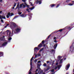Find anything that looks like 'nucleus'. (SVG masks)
I'll return each mask as SVG.
<instances>
[{"label": "nucleus", "mask_w": 74, "mask_h": 74, "mask_svg": "<svg viewBox=\"0 0 74 74\" xmlns=\"http://www.w3.org/2000/svg\"><path fill=\"white\" fill-rule=\"evenodd\" d=\"M67 29H68V30H70L71 29V27H69L67 28Z\"/></svg>", "instance_id": "obj_32"}, {"label": "nucleus", "mask_w": 74, "mask_h": 74, "mask_svg": "<svg viewBox=\"0 0 74 74\" xmlns=\"http://www.w3.org/2000/svg\"><path fill=\"white\" fill-rule=\"evenodd\" d=\"M32 74V72L30 71L29 72V74Z\"/></svg>", "instance_id": "obj_58"}, {"label": "nucleus", "mask_w": 74, "mask_h": 74, "mask_svg": "<svg viewBox=\"0 0 74 74\" xmlns=\"http://www.w3.org/2000/svg\"><path fill=\"white\" fill-rule=\"evenodd\" d=\"M14 13H11V14L10 15V16H12V15H14Z\"/></svg>", "instance_id": "obj_26"}, {"label": "nucleus", "mask_w": 74, "mask_h": 74, "mask_svg": "<svg viewBox=\"0 0 74 74\" xmlns=\"http://www.w3.org/2000/svg\"><path fill=\"white\" fill-rule=\"evenodd\" d=\"M17 17H18V16H15L14 17V18H13V19H15V18H17Z\"/></svg>", "instance_id": "obj_45"}, {"label": "nucleus", "mask_w": 74, "mask_h": 74, "mask_svg": "<svg viewBox=\"0 0 74 74\" xmlns=\"http://www.w3.org/2000/svg\"><path fill=\"white\" fill-rule=\"evenodd\" d=\"M20 16H21V17H23H23H25V15L23 14H22L20 15Z\"/></svg>", "instance_id": "obj_21"}, {"label": "nucleus", "mask_w": 74, "mask_h": 74, "mask_svg": "<svg viewBox=\"0 0 74 74\" xmlns=\"http://www.w3.org/2000/svg\"><path fill=\"white\" fill-rule=\"evenodd\" d=\"M32 16H30V17H29V20H31V19H32Z\"/></svg>", "instance_id": "obj_30"}, {"label": "nucleus", "mask_w": 74, "mask_h": 74, "mask_svg": "<svg viewBox=\"0 0 74 74\" xmlns=\"http://www.w3.org/2000/svg\"><path fill=\"white\" fill-rule=\"evenodd\" d=\"M12 39V38L11 37H9V38L8 40L9 41H10Z\"/></svg>", "instance_id": "obj_28"}, {"label": "nucleus", "mask_w": 74, "mask_h": 74, "mask_svg": "<svg viewBox=\"0 0 74 74\" xmlns=\"http://www.w3.org/2000/svg\"><path fill=\"white\" fill-rule=\"evenodd\" d=\"M28 15H29V16H30V15H32V13H30L28 14Z\"/></svg>", "instance_id": "obj_35"}, {"label": "nucleus", "mask_w": 74, "mask_h": 74, "mask_svg": "<svg viewBox=\"0 0 74 74\" xmlns=\"http://www.w3.org/2000/svg\"><path fill=\"white\" fill-rule=\"evenodd\" d=\"M56 38L55 37H54L53 38V40H56Z\"/></svg>", "instance_id": "obj_49"}, {"label": "nucleus", "mask_w": 74, "mask_h": 74, "mask_svg": "<svg viewBox=\"0 0 74 74\" xmlns=\"http://www.w3.org/2000/svg\"><path fill=\"white\" fill-rule=\"evenodd\" d=\"M38 63H41V61H38Z\"/></svg>", "instance_id": "obj_56"}, {"label": "nucleus", "mask_w": 74, "mask_h": 74, "mask_svg": "<svg viewBox=\"0 0 74 74\" xmlns=\"http://www.w3.org/2000/svg\"><path fill=\"white\" fill-rule=\"evenodd\" d=\"M38 56H41V54H40V53H38V55H37Z\"/></svg>", "instance_id": "obj_51"}, {"label": "nucleus", "mask_w": 74, "mask_h": 74, "mask_svg": "<svg viewBox=\"0 0 74 74\" xmlns=\"http://www.w3.org/2000/svg\"><path fill=\"white\" fill-rule=\"evenodd\" d=\"M17 8H18V9H19V4L18 3L16 7Z\"/></svg>", "instance_id": "obj_18"}, {"label": "nucleus", "mask_w": 74, "mask_h": 74, "mask_svg": "<svg viewBox=\"0 0 74 74\" xmlns=\"http://www.w3.org/2000/svg\"><path fill=\"white\" fill-rule=\"evenodd\" d=\"M57 46H58V44L57 43H56L55 45L54 46V49H55L56 48V47H57Z\"/></svg>", "instance_id": "obj_13"}, {"label": "nucleus", "mask_w": 74, "mask_h": 74, "mask_svg": "<svg viewBox=\"0 0 74 74\" xmlns=\"http://www.w3.org/2000/svg\"><path fill=\"white\" fill-rule=\"evenodd\" d=\"M39 4H41V1H39Z\"/></svg>", "instance_id": "obj_37"}, {"label": "nucleus", "mask_w": 74, "mask_h": 74, "mask_svg": "<svg viewBox=\"0 0 74 74\" xmlns=\"http://www.w3.org/2000/svg\"><path fill=\"white\" fill-rule=\"evenodd\" d=\"M18 14L19 15H21V14H22V12H18Z\"/></svg>", "instance_id": "obj_38"}, {"label": "nucleus", "mask_w": 74, "mask_h": 74, "mask_svg": "<svg viewBox=\"0 0 74 74\" xmlns=\"http://www.w3.org/2000/svg\"><path fill=\"white\" fill-rule=\"evenodd\" d=\"M73 47V46H70V51H71V48H72Z\"/></svg>", "instance_id": "obj_46"}, {"label": "nucleus", "mask_w": 74, "mask_h": 74, "mask_svg": "<svg viewBox=\"0 0 74 74\" xmlns=\"http://www.w3.org/2000/svg\"><path fill=\"white\" fill-rule=\"evenodd\" d=\"M3 18V19H6V18H5V16L0 15V19H2Z\"/></svg>", "instance_id": "obj_6"}, {"label": "nucleus", "mask_w": 74, "mask_h": 74, "mask_svg": "<svg viewBox=\"0 0 74 74\" xmlns=\"http://www.w3.org/2000/svg\"><path fill=\"white\" fill-rule=\"evenodd\" d=\"M11 24H12V25H13L14 27H18V25H16V24L13 22H11Z\"/></svg>", "instance_id": "obj_1"}, {"label": "nucleus", "mask_w": 74, "mask_h": 74, "mask_svg": "<svg viewBox=\"0 0 74 74\" xmlns=\"http://www.w3.org/2000/svg\"><path fill=\"white\" fill-rule=\"evenodd\" d=\"M44 42H45V41L44 40H42L41 43H42V44H44Z\"/></svg>", "instance_id": "obj_23"}, {"label": "nucleus", "mask_w": 74, "mask_h": 74, "mask_svg": "<svg viewBox=\"0 0 74 74\" xmlns=\"http://www.w3.org/2000/svg\"><path fill=\"white\" fill-rule=\"evenodd\" d=\"M37 56V54H36L35 56V58H36Z\"/></svg>", "instance_id": "obj_59"}, {"label": "nucleus", "mask_w": 74, "mask_h": 74, "mask_svg": "<svg viewBox=\"0 0 74 74\" xmlns=\"http://www.w3.org/2000/svg\"><path fill=\"white\" fill-rule=\"evenodd\" d=\"M38 73L39 74H41L42 73V74H45V73L43 72V71L42 70H41L40 71H38Z\"/></svg>", "instance_id": "obj_2"}, {"label": "nucleus", "mask_w": 74, "mask_h": 74, "mask_svg": "<svg viewBox=\"0 0 74 74\" xmlns=\"http://www.w3.org/2000/svg\"><path fill=\"white\" fill-rule=\"evenodd\" d=\"M70 64H68L66 65V68L67 69L66 70H69V67H70Z\"/></svg>", "instance_id": "obj_9"}, {"label": "nucleus", "mask_w": 74, "mask_h": 74, "mask_svg": "<svg viewBox=\"0 0 74 74\" xmlns=\"http://www.w3.org/2000/svg\"><path fill=\"white\" fill-rule=\"evenodd\" d=\"M43 66H45H45H47V64H46V63H45L43 64Z\"/></svg>", "instance_id": "obj_39"}, {"label": "nucleus", "mask_w": 74, "mask_h": 74, "mask_svg": "<svg viewBox=\"0 0 74 74\" xmlns=\"http://www.w3.org/2000/svg\"><path fill=\"white\" fill-rule=\"evenodd\" d=\"M33 58H34V57H33V56L30 60V62H32V60L33 59Z\"/></svg>", "instance_id": "obj_31"}, {"label": "nucleus", "mask_w": 74, "mask_h": 74, "mask_svg": "<svg viewBox=\"0 0 74 74\" xmlns=\"http://www.w3.org/2000/svg\"><path fill=\"white\" fill-rule=\"evenodd\" d=\"M59 30H58L57 31H56V33H58L59 32Z\"/></svg>", "instance_id": "obj_57"}, {"label": "nucleus", "mask_w": 74, "mask_h": 74, "mask_svg": "<svg viewBox=\"0 0 74 74\" xmlns=\"http://www.w3.org/2000/svg\"><path fill=\"white\" fill-rule=\"evenodd\" d=\"M39 49H39L37 47H35L34 49V52H36V50H39Z\"/></svg>", "instance_id": "obj_10"}, {"label": "nucleus", "mask_w": 74, "mask_h": 74, "mask_svg": "<svg viewBox=\"0 0 74 74\" xmlns=\"http://www.w3.org/2000/svg\"><path fill=\"white\" fill-rule=\"evenodd\" d=\"M34 6H33L31 8H29V10H33V9H34Z\"/></svg>", "instance_id": "obj_19"}, {"label": "nucleus", "mask_w": 74, "mask_h": 74, "mask_svg": "<svg viewBox=\"0 0 74 74\" xmlns=\"http://www.w3.org/2000/svg\"><path fill=\"white\" fill-rule=\"evenodd\" d=\"M14 7H15L16 6V3H14V4L13 5Z\"/></svg>", "instance_id": "obj_47"}, {"label": "nucleus", "mask_w": 74, "mask_h": 74, "mask_svg": "<svg viewBox=\"0 0 74 74\" xmlns=\"http://www.w3.org/2000/svg\"><path fill=\"white\" fill-rule=\"evenodd\" d=\"M59 32H62V31H63V29H60L59 30H58Z\"/></svg>", "instance_id": "obj_24"}, {"label": "nucleus", "mask_w": 74, "mask_h": 74, "mask_svg": "<svg viewBox=\"0 0 74 74\" xmlns=\"http://www.w3.org/2000/svg\"><path fill=\"white\" fill-rule=\"evenodd\" d=\"M15 30L16 32H19V31H21V28L20 27H18Z\"/></svg>", "instance_id": "obj_4"}, {"label": "nucleus", "mask_w": 74, "mask_h": 74, "mask_svg": "<svg viewBox=\"0 0 74 74\" xmlns=\"http://www.w3.org/2000/svg\"><path fill=\"white\" fill-rule=\"evenodd\" d=\"M23 5V3H22V4H20V5L19 8H22V5Z\"/></svg>", "instance_id": "obj_17"}, {"label": "nucleus", "mask_w": 74, "mask_h": 74, "mask_svg": "<svg viewBox=\"0 0 74 74\" xmlns=\"http://www.w3.org/2000/svg\"><path fill=\"white\" fill-rule=\"evenodd\" d=\"M72 50H73V51L74 50V46L72 48Z\"/></svg>", "instance_id": "obj_63"}, {"label": "nucleus", "mask_w": 74, "mask_h": 74, "mask_svg": "<svg viewBox=\"0 0 74 74\" xmlns=\"http://www.w3.org/2000/svg\"><path fill=\"white\" fill-rule=\"evenodd\" d=\"M43 49H44V48H42L40 49L39 51V52H41V51H43Z\"/></svg>", "instance_id": "obj_20"}, {"label": "nucleus", "mask_w": 74, "mask_h": 74, "mask_svg": "<svg viewBox=\"0 0 74 74\" xmlns=\"http://www.w3.org/2000/svg\"><path fill=\"white\" fill-rule=\"evenodd\" d=\"M42 46V43H40L38 47V48H41V47Z\"/></svg>", "instance_id": "obj_11"}, {"label": "nucleus", "mask_w": 74, "mask_h": 74, "mask_svg": "<svg viewBox=\"0 0 74 74\" xmlns=\"http://www.w3.org/2000/svg\"><path fill=\"white\" fill-rule=\"evenodd\" d=\"M72 4H73H73H74V1H72Z\"/></svg>", "instance_id": "obj_55"}, {"label": "nucleus", "mask_w": 74, "mask_h": 74, "mask_svg": "<svg viewBox=\"0 0 74 74\" xmlns=\"http://www.w3.org/2000/svg\"><path fill=\"white\" fill-rule=\"evenodd\" d=\"M58 63H56V65H58Z\"/></svg>", "instance_id": "obj_62"}, {"label": "nucleus", "mask_w": 74, "mask_h": 74, "mask_svg": "<svg viewBox=\"0 0 74 74\" xmlns=\"http://www.w3.org/2000/svg\"><path fill=\"white\" fill-rule=\"evenodd\" d=\"M10 15H11V13L10 12L8 13V14L6 15L7 18H9L10 16Z\"/></svg>", "instance_id": "obj_8"}, {"label": "nucleus", "mask_w": 74, "mask_h": 74, "mask_svg": "<svg viewBox=\"0 0 74 74\" xmlns=\"http://www.w3.org/2000/svg\"><path fill=\"white\" fill-rule=\"evenodd\" d=\"M54 42H57V41H56V40H55L54 41Z\"/></svg>", "instance_id": "obj_61"}, {"label": "nucleus", "mask_w": 74, "mask_h": 74, "mask_svg": "<svg viewBox=\"0 0 74 74\" xmlns=\"http://www.w3.org/2000/svg\"><path fill=\"white\" fill-rule=\"evenodd\" d=\"M33 64L32 63V62L30 61V69L29 70V71H31L32 70V69H33Z\"/></svg>", "instance_id": "obj_5"}, {"label": "nucleus", "mask_w": 74, "mask_h": 74, "mask_svg": "<svg viewBox=\"0 0 74 74\" xmlns=\"http://www.w3.org/2000/svg\"><path fill=\"white\" fill-rule=\"evenodd\" d=\"M26 7V6L24 5H23V8H25Z\"/></svg>", "instance_id": "obj_29"}, {"label": "nucleus", "mask_w": 74, "mask_h": 74, "mask_svg": "<svg viewBox=\"0 0 74 74\" xmlns=\"http://www.w3.org/2000/svg\"><path fill=\"white\" fill-rule=\"evenodd\" d=\"M55 5H56L55 4H51L50 5V6H51V7L52 8V7H55Z\"/></svg>", "instance_id": "obj_14"}, {"label": "nucleus", "mask_w": 74, "mask_h": 74, "mask_svg": "<svg viewBox=\"0 0 74 74\" xmlns=\"http://www.w3.org/2000/svg\"><path fill=\"white\" fill-rule=\"evenodd\" d=\"M51 36V34H50L48 36L47 38V39H48V38H49V37H50V36Z\"/></svg>", "instance_id": "obj_36"}, {"label": "nucleus", "mask_w": 74, "mask_h": 74, "mask_svg": "<svg viewBox=\"0 0 74 74\" xmlns=\"http://www.w3.org/2000/svg\"><path fill=\"white\" fill-rule=\"evenodd\" d=\"M49 69H50V67H48L47 69H46V70L47 71H48V70H49Z\"/></svg>", "instance_id": "obj_25"}, {"label": "nucleus", "mask_w": 74, "mask_h": 74, "mask_svg": "<svg viewBox=\"0 0 74 74\" xmlns=\"http://www.w3.org/2000/svg\"><path fill=\"white\" fill-rule=\"evenodd\" d=\"M37 68H38V69L39 70H41V69L40 68V66H37Z\"/></svg>", "instance_id": "obj_27"}, {"label": "nucleus", "mask_w": 74, "mask_h": 74, "mask_svg": "<svg viewBox=\"0 0 74 74\" xmlns=\"http://www.w3.org/2000/svg\"><path fill=\"white\" fill-rule=\"evenodd\" d=\"M51 52H53V51H54V50L52 49V50H51Z\"/></svg>", "instance_id": "obj_60"}, {"label": "nucleus", "mask_w": 74, "mask_h": 74, "mask_svg": "<svg viewBox=\"0 0 74 74\" xmlns=\"http://www.w3.org/2000/svg\"><path fill=\"white\" fill-rule=\"evenodd\" d=\"M66 3H69L70 1H71L70 0H67L66 1H65Z\"/></svg>", "instance_id": "obj_22"}, {"label": "nucleus", "mask_w": 74, "mask_h": 74, "mask_svg": "<svg viewBox=\"0 0 74 74\" xmlns=\"http://www.w3.org/2000/svg\"><path fill=\"white\" fill-rule=\"evenodd\" d=\"M60 5L59 4H58L57 6H56V8H58L59 7V6Z\"/></svg>", "instance_id": "obj_41"}, {"label": "nucleus", "mask_w": 74, "mask_h": 74, "mask_svg": "<svg viewBox=\"0 0 74 74\" xmlns=\"http://www.w3.org/2000/svg\"><path fill=\"white\" fill-rule=\"evenodd\" d=\"M68 5H73V4L70 3H69Z\"/></svg>", "instance_id": "obj_40"}, {"label": "nucleus", "mask_w": 74, "mask_h": 74, "mask_svg": "<svg viewBox=\"0 0 74 74\" xmlns=\"http://www.w3.org/2000/svg\"><path fill=\"white\" fill-rule=\"evenodd\" d=\"M27 11H29V9H27L26 10Z\"/></svg>", "instance_id": "obj_64"}, {"label": "nucleus", "mask_w": 74, "mask_h": 74, "mask_svg": "<svg viewBox=\"0 0 74 74\" xmlns=\"http://www.w3.org/2000/svg\"><path fill=\"white\" fill-rule=\"evenodd\" d=\"M22 1H23V2H24V3L26 2V0H22Z\"/></svg>", "instance_id": "obj_52"}, {"label": "nucleus", "mask_w": 74, "mask_h": 74, "mask_svg": "<svg viewBox=\"0 0 74 74\" xmlns=\"http://www.w3.org/2000/svg\"><path fill=\"white\" fill-rule=\"evenodd\" d=\"M54 71H55V69H53L51 70V71L52 72H54Z\"/></svg>", "instance_id": "obj_44"}, {"label": "nucleus", "mask_w": 74, "mask_h": 74, "mask_svg": "<svg viewBox=\"0 0 74 74\" xmlns=\"http://www.w3.org/2000/svg\"><path fill=\"white\" fill-rule=\"evenodd\" d=\"M40 66H41L40 64H38L37 65V67H40Z\"/></svg>", "instance_id": "obj_33"}, {"label": "nucleus", "mask_w": 74, "mask_h": 74, "mask_svg": "<svg viewBox=\"0 0 74 74\" xmlns=\"http://www.w3.org/2000/svg\"><path fill=\"white\" fill-rule=\"evenodd\" d=\"M4 55V53L0 51V57H1L2 56H3Z\"/></svg>", "instance_id": "obj_12"}, {"label": "nucleus", "mask_w": 74, "mask_h": 74, "mask_svg": "<svg viewBox=\"0 0 74 74\" xmlns=\"http://www.w3.org/2000/svg\"><path fill=\"white\" fill-rule=\"evenodd\" d=\"M37 62V59H36L34 61V63H36V62Z\"/></svg>", "instance_id": "obj_42"}, {"label": "nucleus", "mask_w": 74, "mask_h": 74, "mask_svg": "<svg viewBox=\"0 0 74 74\" xmlns=\"http://www.w3.org/2000/svg\"><path fill=\"white\" fill-rule=\"evenodd\" d=\"M8 31L7 32V35H8V36L9 35V37H11V32H9L8 31Z\"/></svg>", "instance_id": "obj_3"}, {"label": "nucleus", "mask_w": 74, "mask_h": 74, "mask_svg": "<svg viewBox=\"0 0 74 74\" xmlns=\"http://www.w3.org/2000/svg\"><path fill=\"white\" fill-rule=\"evenodd\" d=\"M61 59H62V56H58V60H60Z\"/></svg>", "instance_id": "obj_15"}, {"label": "nucleus", "mask_w": 74, "mask_h": 74, "mask_svg": "<svg viewBox=\"0 0 74 74\" xmlns=\"http://www.w3.org/2000/svg\"><path fill=\"white\" fill-rule=\"evenodd\" d=\"M38 69H37L36 70V71H35V72L36 73H37V71H38Z\"/></svg>", "instance_id": "obj_48"}, {"label": "nucleus", "mask_w": 74, "mask_h": 74, "mask_svg": "<svg viewBox=\"0 0 74 74\" xmlns=\"http://www.w3.org/2000/svg\"><path fill=\"white\" fill-rule=\"evenodd\" d=\"M26 7H27L28 8H29V5H27L26 6Z\"/></svg>", "instance_id": "obj_43"}, {"label": "nucleus", "mask_w": 74, "mask_h": 74, "mask_svg": "<svg viewBox=\"0 0 74 74\" xmlns=\"http://www.w3.org/2000/svg\"><path fill=\"white\" fill-rule=\"evenodd\" d=\"M61 66H62L61 65V64H60V65H58L57 66V67L58 68V69H59H59H60V67H61Z\"/></svg>", "instance_id": "obj_16"}, {"label": "nucleus", "mask_w": 74, "mask_h": 74, "mask_svg": "<svg viewBox=\"0 0 74 74\" xmlns=\"http://www.w3.org/2000/svg\"><path fill=\"white\" fill-rule=\"evenodd\" d=\"M39 0H37V1H36V4H37L38 3L39 1H38Z\"/></svg>", "instance_id": "obj_34"}, {"label": "nucleus", "mask_w": 74, "mask_h": 74, "mask_svg": "<svg viewBox=\"0 0 74 74\" xmlns=\"http://www.w3.org/2000/svg\"><path fill=\"white\" fill-rule=\"evenodd\" d=\"M1 21L3 23L4 22V21H3V20H1Z\"/></svg>", "instance_id": "obj_50"}, {"label": "nucleus", "mask_w": 74, "mask_h": 74, "mask_svg": "<svg viewBox=\"0 0 74 74\" xmlns=\"http://www.w3.org/2000/svg\"><path fill=\"white\" fill-rule=\"evenodd\" d=\"M24 4L26 6L27 5V4H26V2H24Z\"/></svg>", "instance_id": "obj_53"}, {"label": "nucleus", "mask_w": 74, "mask_h": 74, "mask_svg": "<svg viewBox=\"0 0 74 74\" xmlns=\"http://www.w3.org/2000/svg\"><path fill=\"white\" fill-rule=\"evenodd\" d=\"M7 44V42H6L3 43L1 45L2 47H4Z\"/></svg>", "instance_id": "obj_7"}, {"label": "nucleus", "mask_w": 74, "mask_h": 74, "mask_svg": "<svg viewBox=\"0 0 74 74\" xmlns=\"http://www.w3.org/2000/svg\"><path fill=\"white\" fill-rule=\"evenodd\" d=\"M57 68H58V67L57 66H56L55 68V70H56L57 69Z\"/></svg>", "instance_id": "obj_54"}]
</instances>
